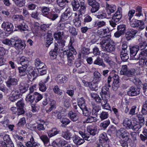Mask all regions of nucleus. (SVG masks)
Wrapping results in <instances>:
<instances>
[{
    "instance_id": "nucleus-1",
    "label": "nucleus",
    "mask_w": 147,
    "mask_h": 147,
    "mask_svg": "<svg viewBox=\"0 0 147 147\" xmlns=\"http://www.w3.org/2000/svg\"><path fill=\"white\" fill-rule=\"evenodd\" d=\"M119 74L124 76L122 79L124 80H127L129 78H134L136 74V70L134 69H129L126 65L122 66Z\"/></svg>"
},
{
    "instance_id": "nucleus-2",
    "label": "nucleus",
    "mask_w": 147,
    "mask_h": 147,
    "mask_svg": "<svg viewBox=\"0 0 147 147\" xmlns=\"http://www.w3.org/2000/svg\"><path fill=\"white\" fill-rule=\"evenodd\" d=\"M28 67V65H22L21 67H18V69L21 75L22 76H25L26 74H29V76L28 75V78L30 79V81H32L36 78L37 76H36L35 74H36V70L35 69L32 71L30 72V70H28L29 68L32 69V67H29L27 70L26 68Z\"/></svg>"
},
{
    "instance_id": "nucleus-3",
    "label": "nucleus",
    "mask_w": 147,
    "mask_h": 147,
    "mask_svg": "<svg viewBox=\"0 0 147 147\" xmlns=\"http://www.w3.org/2000/svg\"><path fill=\"white\" fill-rule=\"evenodd\" d=\"M100 45L102 50L108 53L114 51L115 49L114 43L110 39L103 40Z\"/></svg>"
},
{
    "instance_id": "nucleus-4",
    "label": "nucleus",
    "mask_w": 147,
    "mask_h": 147,
    "mask_svg": "<svg viewBox=\"0 0 147 147\" xmlns=\"http://www.w3.org/2000/svg\"><path fill=\"white\" fill-rule=\"evenodd\" d=\"M79 133L83 139L80 138L78 135H74L72 137V139L73 142L76 144L80 145L83 144L85 142L84 140L88 141L90 140V139H89L90 137L88 134L83 132L81 131H79Z\"/></svg>"
},
{
    "instance_id": "nucleus-5",
    "label": "nucleus",
    "mask_w": 147,
    "mask_h": 147,
    "mask_svg": "<svg viewBox=\"0 0 147 147\" xmlns=\"http://www.w3.org/2000/svg\"><path fill=\"white\" fill-rule=\"evenodd\" d=\"M64 35L65 34L63 32L55 33L53 35L55 39L57 40V42L59 45L62 47H63L65 45V41L62 38V36H64Z\"/></svg>"
},
{
    "instance_id": "nucleus-6",
    "label": "nucleus",
    "mask_w": 147,
    "mask_h": 147,
    "mask_svg": "<svg viewBox=\"0 0 147 147\" xmlns=\"http://www.w3.org/2000/svg\"><path fill=\"white\" fill-rule=\"evenodd\" d=\"M35 100V96L33 94V95H31V93L29 94L27 96L26 98V100L27 102H30L31 103V107H32V111L33 113H34L36 112V99L35 101H34Z\"/></svg>"
},
{
    "instance_id": "nucleus-7",
    "label": "nucleus",
    "mask_w": 147,
    "mask_h": 147,
    "mask_svg": "<svg viewBox=\"0 0 147 147\" xmlns=\"http://www.w3.org/2000/svg\"><path fill=\"white\" fill-rule=\"evenodd\" d=\"M88 3L89 5L92 7L90 11L94 13L97 11L99 9V3L95 0H88Z\"/></svg>"
},
{
    "instance_id": "nucleus-8",
    "label": "nucleus",
    "mask_w": 147,
    "mask_h": 147,
    "mask_svg": "<svg viewBox=\"0 0 147 147\" xmlns=\"http://www.w3.org/2000/svg\"><path fill=\"white\" fill-rule=\"evenodd\" d=\"M26 45L24 41L18 39L13 42V47L16 49L23 50L25 49Z\"/></svg>"
},
{
    "instance_id": "nucleus-9",
    "label": "nucleus",
    "mask_w": 147,
    "mask_h": 147,
    "mask_svg": "<svg viewBox=\"0 0 147 147\" xmlns=\"http://www.w3.org/2000/svg\"><path fill=\"white\" fill-rule=\"evenodd\" d=\"M140 92L139 88L134 86H131L127 91V94L130 96H135L139 95Z\"/></svg>"
},
{
    "instance_id": "nucleus-10",
    "label": "nucleus",
    "mask_w": 147,
    "mask_h": 147,
    "mask_svg": "<svg viewBox=\"0 0 147 147\" xmlns=\"http://www.w3.org/2000/svg\"><path fill=\"white\" fill-rule=\"evenodd\" d=\"M129 49L131 56L133 57L135 60L139 59V55H137L138 52L139 50L138 45L133 46L130 48Z\"/></svg>"
},
{
    "instance_id": "nucleus-11",
    "label": "nucleus",
    "mask_w": 147,
    "mask_h": 147,
    "mask_svg": "<svg viewBox=\"0 0 147 147\" xmlns=\"http://www.w3.org/2000/svg\"><path fill=\"white\" fill-rule=\"evenodd\" d=\"M137 32V30L133 29H129L125 33V38L127 40H129L134 37Z\"/></svg>"
},
{
    "instance_id": "nucleus-12",
    "label": "nucleus",
    "mask_w": 147,
    "mask_h": 147,
    "mask_svg": "<svg viewBox=\"0 0 147 147\" xmlns=\"http://www.w3.org/2000/svg\"><path fill=\"white\" fill-rule=\"evenodd\" d=\"M69 50L66 51L68 59H74V55L76 54V52L73 47H68Z\"/></svg>"
},
{
    "instance_id": "nucleus-13",
    "label": "nucleus",
    "mask_w": 147,
    "mask_h": 147,
    "mask_svg": "<svg viewBox=\"0 0 147 147\" xmlns=\"http://www.w3.org/2000/svg\"><path fill=\"white\" fill-rule=\"evenodd\" d=\"M55 80L58 84H61L66 83L68 81L67 77L63 74H59L55 78Z\"/></svg>"
},
{
    "instance_id": "nucleus-14",
    "label": "nucleus",
    "mask_w": 147,
    "mask_h": 147,
    "mask_svg": "<svg viewBox=\"0 0 147 147\" xmlns=\"http://www.w3.org/2000/svg\"><path fill=\"white\" fill-rule=\"evenodd\" d=\"M18 82V80L17 79L10 76L9 77L7 81L6 82V84L8 87L10 88L12 86L17 85Z\"/></svg>"
},
{
    "instance_id": "nucleus-15",
    "label": "nucleus",
    "mask_w": 147,
    "mask_h": 147,
    "mask_svg": "<svg viewBox=\"0 0 147 147\" xmlns=\"http://www.w3.org/2000/svg\"><path fill=\"white\" fill-rule=\"evenodd\" d=\"M1 26L4 28V30L7 32H12L13 31L14 26L13 24L9 22H3Z\"/></svg>"
},
{
    "instance_id": "nucleus-16",
    "label": "nucleus",
    "mask_w": 147,
    "mask_h": 147,
    "mask_svg": "<svg viewBox=\"0 0 147 147\" xmlns=\"http://www.w3.org/2000/svg\"><path fill=\"white\" fill-rule=\"evenodd\" d=\"M109 87H108L106 84H105V86L102 88L101 91L102 94H101V97L102 96L103 97L104 96L105 97H107V98H110V95L109 94Z\"/></svg>"
},
{
    "instance_id": "nucleus-17",
    "label": "nucleus",
    "mask_w": 147,
    "mask_h": 147,
    "mask_svg": "<svg viewBox=\"0 0 147 147\" xmlns=\"http://www.w3.org/2000/svg\"><path fill=\"white\" fill-rule=\"evenodd\" d=\"M94 78L92 82L93 84H98L101 80V75L98 71H95L93 73Z\"/></svg>"
},
{
    "instance_id": "nucleus-18",
    "label": "nucleus",
    "mask_w": 147,
    "mask_h": 147,
    "mask_svg": "<svg viewBox=\"0 0 147 147\" xmlns=\"http://www.w3.org/2000/svg\"><path fill=\"white\" fill-rule=\"evenodd\" d=\"M11 110L13 114L16 115H19L23 114L24 113V109L19 108L18 107H13L11 108Z\"/></svg>"
},
{
    "instance_id": "nucleus-19",
    "label": "nucleus",
    "mask_w": 147,
    "mask_h": 147,
    "mask_svg": "<svg viewBox=\"0 0 147 147\" xmlns=\"http://www.w3.org/2000/svg\"><path fill=\"white\" fill-rule=\"evenodd\" d=\"M58 45L57 43H55L54 44V49L53 51L51 50L49 54L51 59H54L56 58L58 49Z\"/></svg>"
},
{
    "instance_id": "nucleus-20",
    "label": "nucleus",
    "mask_w": 147,
    "mask_h": 147,
    "mask_svg": "<svg viewBox=\"0 0 147 147\" xmlns=\"http://www.w3.org/2000/svg\"><path fill=\"white\" fill-rule=\"evenodd\" d=\"M113 80L112 88L115 90H116L119 87V78L117 75H114L113 77Z\"/></svg>"
},
{
    "instance_id": "nucleus-21",
    "label": "nucleus",
    "mask_w": 147,
    "mask_h": 147,
    "mask_svg": "<svg viewBox=\"0 0 147 147\" xmlns=\"http://www.w3.org/2000/svg\"><path fill=\"white\" fill-rule=\"evenodd\" d=\"M78 104V107L82 110H83L86 107L85 99L82 97L78 98L77 99Z\"/></svg>"
},
{
    "instance_id": "nucleus-22",
    "label": "nucleus",
    "mask_w": 147,
    "mask_h": 147,
    "mask_svg": "<svg viewBox=\"0 0 147 147\" xmlns=\"http://www.w3.org/2000/svg\"><path fill=\"white\" fill-rule=\"evenodd\" d=\"M106 7L107 13L109 15H111V14L113 13L116 10V7L115 5L112 6L106 3Z\"/></svg>"
},
{
    "instance_id": "nucleus-23",
    "label": "nucleus",
    "mask_w": 147,
    "mask_h": 147,
    "mask_svg": "<svg viewBox=\"0 0 147 147\" xmlns=\"http://www.w3.org/2000/svg\"><path fill=\"white\" fill-rule=\"evenodd\" d=\"M117 133L119 134V136L123 138H128L129 136V133L123 128L120 129L118 131Z\"/></svg>"
},
{
    "instance_id": "nucleus-24",
    "label": "nucleus",
    "mask_w": 147,
    "mask_h": 147,
    "mask_svg": "<svg viewBox=\"0 0 147 147\" xmlns=\"http://www.w3.org/2000/svg\"><path fill=\"white\" fill-rule=\"evenodd\" d=\"M60 22H59V23L58 24L57 26V29L58 32L57 33H59V32H62L64 33L65 32V30H63L65 27H66V25L67 24L69 25L68 26L70 25L69 23H60Z\"/></svg>"
},
{
    "instance_id": "nucleus-25",
    "label": "nucleus",
    "mask_w": 147,
    "mask_h": 147,
    "mask_svg": "<svg viewBox=\"0 0 147 147\" xmlns=\"http://www.w3.org/2000/svg\"><path fill=\"white\" fill-rule=\"evenodd\" d=\"M49 104L50 107L48 109L46 110V112L47 113L50 112L53 109H55L56 106V102L55 100L51 98H49Z\"/></svg>"
},
{
    "instance_id": "nucleus-26",
    "label": "nucleus",
    "mask_w": 147,
    "mask_h": 147,
    "mask_svg": "<svg viewBox=\"0 0 147 147\" xmlns=\"http://www.w3.org/2000/svg\"><path fill=\"white\" fill-rule=\"evenodd\" d=\"M92 105L93 108L92 112V115L97 117V113L100 110V108L98 105L94 103H92Z\"/></svg>"
},
{
    "instance_id": "nucleus-27",
    "label": "nucleus",
    "mask_w": 147,
    "mask_h": 147,
    "mask_svg": "<svg viewBox=\"0 0 147 147\" xmlns=\"http://www.w3.org/2000/svg\"><path fill=\"white\" fill-rule=\"evenodd\" d=\"M53 38L51 33H48L46 38V46L48 47L52 43Z\"/></svg>"
},
{
    "instance_id": "nucleus-28",
    "label": "nucleus",
    "mask_w": 147,
    "mask_h": 147,
    "mask_svg": "<svg viewBox=\"0 0 147 147\" xmlns=\"http://www.w3.org/2000/svg\"><path fill=\"white\" fill-rule=\"evenodd\" d=\"M68 116L70 119L73 121H76L78 119L79 117L77 114L72 111H70L68 113Z\"/></svg>"
},
{
    "instance_id": "nucleus-29",
    "label": "nucleus",
    "mask_w": 147,
    "mask_h": 147,
    "mask_svg": "<svg viewBox=\"0 0 147 147\" xmlns=\"http://www.w3.org/2000/svg\"><path fill=\"white\" fill-rule=\"evenodd\" d=\"M3 141L5 142L8 146H10L9 147H14L13 144L9 135H5L3 137Z\"/></svg>"
},
{
    "instance_id": "nucleus-30",
    "label": "nucleus",
    "mask_w": 147,
    "mask_h": 147,
    "mask_svg": "<svg viewBox=\"0 0 147 147\" xmlns=\"http://www.w3.org/2000/svg\"><path fill=\"white\" fill-rule=\"evenodd\" d=\"M120 57L121 60L123 61H126L129 59V55L124 50L121 51L120 52Z\"/></svg>"
},
{
    "instance_id": "nucleus-31",
    "label": "nucleus",
    "mask_w": 147,
    "mask_h": 147,
    "mask_svg": "<svg viewBox=\"0 0 147 147\" xmlns=\"http://www.w3.org/2000/svg\"><path fill=\"white\" fill-rule=\"evenodd\" d=\"M94 64L99 66H101L103 67H106V65L104 63L102 59L99 57L96 58L94 62Z\"/></svg>"
},
{
    "instance_id": "nucleus-32",
    "label": "nucleus",
    "mask_w": 147,
    "mask_h": 147,
    "mask_svg": "<svg viewBox=\"0 0 147 147\" xmlns=\"http://www.w3.org/2000/svg\"><path fill=\"white\" fill-rule=\"evenodd\" d=\"M61 136L66 140H70L72 138V135L69 131L67 130L65 131H62Z\"/></svg>"
},
{
    "instance_id": "nucleus-33",
    "label": "nucleus",
    "mask_w": 147,
    "mask_h": 147,
    "mask_svg": "<svg viewBox=\"0 0 147 147\" xmlns=\"http://www.w3.org/2000/svg\"><path fill=\"white\" fill-rule=\"evenodd\" d=\"M60 132V131L58 130L56 128H52L48 133V136L51 138L59 134Z\"/></svg>"
},
{
    "instance_id": "nucleus-34",
    "label": "nucleus",
    "mask_w": 147,
    "mask_h": 147,
    "mask_svg": "<svg viewBox=\"0 0 147 147\" xmlns=\"http://www.w3.org/2000/svg\"><path fill=\"white\" fill-rule=\"evenodd\" d=\"M122 17L120 12L119 11H117L114 16L112 17L113 20L116 22H118L120 20Z\"/></svg>"
},
{
    "instance_id": "nucleus-35",
    "label": "nucleus",
    "mask_w": 147,
    "mask_h": 147,
    "mask_svg": "<svg viewBox=\"0 0 147 147\" xmlns=\"http://www.w3.org/2000/svg\"><path fill=\"white\" fill-rule=\"evenodd\" d=\"M87 130L90 135L94 136L96 134L97 129L96 127L89 126L87 127Z\"/></svg>"
},
{
    "instance_id": "nucleus-36",
    "label": "nucleus",
    "mask_w": 147,
    "mask_h": 147,
    "mask_svg": "<svg viewBox=\"0 0 147 147\" xmlns=\"http://www.w3.org/2000/svg\"><path fill=\"white\" fill-rule=\"evenodd\" d=\"M30 59L29 58H26L24 56L22 57L20 59V61L21 65H28Z\"/></svg>"
},
{
    "instance_id": "nucleus-37",
    "label": "nucleus",
    "mask_w": 147,
    "mask_h": 147,
    "mask_svg": "<svg viewBox=\"0 0 147 147\" xmlns=\"http://www.w3.org/2000/svg\"><path fill=\"white\" fill-rule=\"evenodd\" d=\"M123 123L124 126L128 127L129 129L131 128L132 124L131 120L126 118L123 120Z\"/></svg>"
},
{
    "instance_id": "nucleus-38",
    "label": "nucleus",
    "mask_w": 147,
    "mask_h": 147,
    "mask_svg": "<svg viewBox=\"0 0 147 147\" xmlns=\"http://www.w3.org/2000/svg\"><path fill=\"white\" fill-rule=\"evenodd\" d=\"M80 6V8L79 11H78V16L79 17H80L82 15V13L85 11L86 9V7L84 3L81 2Z\"/></svg>"
},
{
    "instance_id": "nucleus-39",
    "label": "nucleus",
    "mask_w": 147,
    "mask_h": 147,
    "mask_svg": "<svg viewBox=\"0 0 147 147\" xmlns=\"http://www.w3.org/2000/svg\"><path fill=\"white\" fill-rule=\"evenodd\" d=\"M140 54L138 55L139 59L142 60L144 59H146L147 56V49H146L141 50Z\"/></svg>"
},
{
    "instance_id": "nucleus-40",
    "label": "nucleus",
    "mask_w": 147,
    "mask_h": 147,
    "mask_svg": "<svg viewBox=\"0 0 147 147\" xmlns=\"http://www.w3.org/2000/svg\"><path fill=\"white\" fill-rule=\"evenodd\" d=\"M26 144L27 147H36L37 146V143L34 142L33 137L31 138L30 140Z\"/></svg>"
},
{
    "instance_id": "nucleus-41",
    "label": "nucleus",
    "mask_w": 147,
    "mask_h": 147,
    "mask_svg": "<svg viewBox=\"0 0 147 147\" xmlns=\"http://www.w3.org/2000/svg\"><path fill=\"white\" fill-rule=\"evenodd\" d=\"M71 5L74 11L77 10L80 6V5L78 0H74L71 2Z\"/></svg>"
},
{
    "instance_id": "nucleus-42",
    "label": "nucleus",
    "mask_w": 147,
    "mask_h": 147,
    "mask_svg": "<svg viewBox=\"0 0 147 147\" xmlns=\"http://www.w3.org/2000/svg\"><path fill=\"white\" fill-rule=\"evenodd\" d=\"M142 134H140V137L141 140L143 142L147 140V129L144 128L142 131Z\"/></svg>"
},
{
    "instance_id": "nucleus-43",
    "label": "nucleus",
    "mask_w": 147,
    "mask_h": 147,
    "mask_svg": "<svg viewBox=\"0 0 147 147\" xmlns=\"http://www.w3.org/2000/svg\"><path fill=\"white\" fill-rule=\"evenodd\" d=\"M39 136L40 139L43 142L45 146H48L49 145V144H48L49 142V140L47 136L45 135H42Z\"/></svg>"
},
{
    "instance_id": "nucleus-44",
    "label": "nucleus",
    "mask_w": 147,
    "mask_h": 147,
    "mask_svg": "<svg viewBox=\"0 0 147 147\" xmlns=\"http://www.w3.org/2000/svg\"><path fill=\"white\" fill-rule=\"evenodd\" d=\"M126 27L124 24L120 25L117 26V30L123 34H124L126 30Z\"/></svg>"
},
{
    "instance_id": "nucleus-45",
    "label": "nucleus",
    "mask_w": 147,
    "mask_h": 147,
    "mask_svg": "<svg viewBox=\"0 0 147 147\" xmlns=\"http://www.w3.org/2000/svg\"><path fill=\"white\" fill-rule=\"evenodd\" d=\"M139 49L141 50L145 49L147 47V42L145 40L141 41L139 44V45H138Z\"/></svg>"
},
{
    "instance_id": "nucleus-46",
    "label": "nucleus",
    "mask_w": 147,
    "mask_h": 147,
    "mask_svg": "<svg viewBox=\"0 0 147 147\" xmlns=\"http://www.w3.org/2000/svg\"><path fill=\"white\" fill-rule=\"evenodd\" d=\"M69 32L73 36H76L78 34V29L73 27H70L69 29Z\"/></svg>"
},
{
    "instance_id": "nucleus-47",
    "label": "nucleus",
    "mask_w": 147,
    "mask_h": 147,
    "mask_svg": "<svg viewBox=\"0 0 147 147\" xmlns=\"http://www.w3.org/2000/svg\"><path fill=\"white\" fill-rule=\"evenodd\" d=\"M99 139L100 140L103 141V142L105 141L106 142L109 141L107 134L105 133H103L100 135Z\"/></svg>"
},
{
    "instance_id": "nucleus-48",
    "label": "nucleus",
    "mask_w": 147,
    "mask_h": 147,
    "mask_svg": "<svg viewBox=\"0 0 147 147\" xmlns=\"http://www.w3.org/2000/svg\"><path fill=\"white\" fill-rule=\"evenodd\" d=\"M141 112L143 115H145L147 114V101H146L144 103Z\"/></svg>"
},
{
    "instance_id": "nucleus-49",
    "label": "nucleus",
    "mask_w": 147,
    "mask_h": 147,
    "mask_svg": "<svg viewBox=\"0 0 147 147\" xmlns=\"http://www.w3.org/2000/svg\"><path fill=\"white\" fill-rule=\"evenodd\" d=\"M69 2L68 0H57V3L59 6L63 7L66 4V2L68 3Z\"/></svg>"
},
{
    "instance_id": "nucleus-50",
    "label": "nucleus",
    "mask_w": 147,
    "mask_h": 147,
    "mask_svg": "<svg viewBox=\"0 0 147 147\" xmlns=\"http://www.w3.org/2000/svg\"><path fill=\"white\" fill-rule=\"evenodd\" d=\"M139 20H138L136 19H133L131 21H130V26L133 28H137L138 22H139Z\"/></svg>"
},
{
    "instance_id": "nucleus-51",
    "label": "nucleus",
    "mask_w": 147,
    "mask_h": 147,
    "mask_svg": "<svg viewBox=\"0 0 147 147\" xmlns=\"http://www.w3.org/2000/svg\"><path fill=\"white\" fill-rule=\"evenodd\" d=\"M45 83L44 82H43L42 81L40 82L39 84V90L42 91H45L47 89L46 86L45 85Z\"/></svg>"
},
{
    "instance_id": "nucleus-52",
    "label": "nucleus",
    "mask_w": 147,
    "mask_h": 147,
    "mask_svg": "<svg viewBox=\"0 0 147 147\" xmlns=\"http://www.w3.org/2000/svg\"><path fill=\"white\" fill-rule=\"evenodd\" d=\"M47 18L51 19L52 20H55L58 17V15L57 14H54L50 13L47 16Z\"/></svg>"
},
{
    "instance_id": "nucleus-53",
    "label": "nucleus",
    "mask_w": 147,
    "mask_h": 147,
    "mask_svg": "<svg viewBox=\"0 0 147 147\" xmlns=\"http://www.w3.org/2000/svg\"><path fill=\"white\" fill-rule=\"evenodd\" d=\"M110 124V121L109 119L106 120L100 123V126L105 129Z\"/></svg>"
},
{
    "instance_id": "nucleus-54",
    "label": "nucleus",
    "mask_w": 147,
    "mask_h": 147,
    "mask_svg": "<svg viewBox=\"0 0 147 147\" xmlns=\"http://www.w3.org/2000/svg\"><path fill=\"white\" fill-rule=\"evenodd\" d=\"M81 17V16L80 17L77 18L76 17L73 20V21L74 23V24L75 26L77 27H79L81 25V21L80 20V18Z\"/></svg>"
},
{
    "instance_id": "nucleus-55",
    "label": "nucleus",
    "mask_w": 147,
    "mask_h": 147,
    "mask_svg": "<svg viewBox=\"0 0 147 147\" xmlns=\"http://www.w3.org/2000/svg\"><path fill=\"white\" fill-rule=\"evenodd\" d=\"M89 116L86 120L85 122L86 123H88L95 122L96 121L97 119L95 117Z\"/></svg>"
},
{
    "instance_id": "nucleus-56",
    "label": "nucleus",
    "mask_w": 147,
    "mask_h": 147,
    "mask_svg": "<svg viewBox=\"0 0 147 147\" xmlns=\"http://www.w3.org/2000/svg\"><path fill=\"white\" fill-rule=\"evenodd\" d=\"M137 27L139 30H141L144 28L145 27V24L142 20H139Z\"/></svg>"
},
{
    "instance_id": "nucleus-57",
    "label": "nucleus",
    "mask_w": 147,
    "mask_h": 147,
    "mask_svg": "<svg viewBox=\"0 0 147 147\" xmlns=\"http://www.w3.org/2000/svg\"><path fill=\"white\" fill-rule=\"evenodd\" d=\"M2 42L4 44L8 45L11 47H13V42L8 39L6 38L2 40Z\"/></svg>"
},
{
    "instance_id": "nucleus-58",
    "label": "nucleus",
    "mask_w": 147,
    "mask_h": 147,
    "mask_svg": "<svg viewBox=\"0 0 147 147\" xmlns=\"http://www.w3.org/2000/svg\"><path fill=\"white\" fill-rule=\"evenodd\" d=\"M142 126H141L140 125L138 124H133L132 125L131 128V129H132L134 131H137L139 130L140 129Z\"/></svg>"
},
{
    "instance_id": "nucleus-59",
    "label": "nucleus",
    "mask_w": 147,
    "mask_h": 147,
    "mask_svg": "<svg viewBox=\"0 0 147 147\" xmlns=\"http://www.w3.org/2000/svg\"><path fill=\"white\" fill-rule=\"evenodd\" d=\"M57 144L59 147H66L67 142L64 140H60Z\"/></svg>"
},
{
    "instance_id": "nucleus-60",
    "label": "nucleus",
    "mask_w": 147,
    "mask_h": 147,
    "mask_svg": "<svg viewBox=\"0 0 147 147\" xmlns=\"http://www.w3.org/2000/svg\"><path fill=\"white\" fill-rule=\"evenodd\" d=\"M43 14L46 16L50 13H49L50 9L47 7H44L41 8Z\"/></svg>"
},
{
    "instance_id": "nucleus-61",
    "label": "nucleus",
    "mask_w": 147,
    "mask_h": 147,
    "mask_svg": "<svg viewBox=\"0 0 147 147\" xmlns=\"http://www.w3.org/2000/svg\"><path fill=\"white\" fill-rule=\"evenodd\" d=\"M63 106L66 109H67L69 108L71 106L70 101L69 99H66L63 103Z\"/></svg>"
},
{
    "instance_id": "nucleus-62",
    "label": "nucleus",
    "mask_w": 147,
    "mask_h": 147,
    "mask_svg": "<svg viewBox=\"0 0 147 147\" xmlns=\"http://www.w3.org/2000/svg\"><path fill=\"white\" fill-rule=\"evenodd\" d=\"M108 117V114L107 112L102 111L100 114V117L101 120H103L107 119Z\"/></svg>"
},
{
    "instance_id": "nucleus-63",
    "label": "nucleus",
    "mask_w": 147,
    "mask_h": 147,
    "mask_svg": "<svg viewBox=\"0 0 147 147\" xmlns=\"http://www.w3.org/2000/svg\"><path fill=\"white\" fill-rule=\"evenodd\" d=\"M53 90L55 93L59 95H61L63 94L62 92L60 91V89L57 85L55 86L53 88Z\"/></svg>"
},
{
    "instance_id": "nucleus-64",
    "label": "nucleus",
    "mask_w": 147,
    "mask_h": 147,
    "mask_svg": "<svg viewBox=\"0 0 147 147\" xmlns=\"http://www.w3.org/2000/svg\"><path fill=\"white\" fill-rule=\"evenodd\" d=\"M70 122V121L68 119L63 117L61 119V122L62 123V124L64 125H66L69 124Z\"/></svg>"
}]
</instances>
